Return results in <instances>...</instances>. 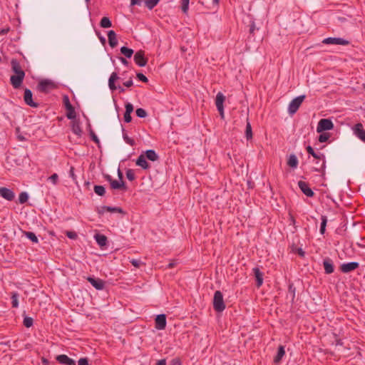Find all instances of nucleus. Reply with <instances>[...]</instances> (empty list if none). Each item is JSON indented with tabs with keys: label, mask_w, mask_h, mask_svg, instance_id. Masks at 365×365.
<instances>
[{
	"label": "nucleus",
	"mask_w": 365,
	"mask_h": 365,
	"mask_svg": "<svg viewBox=\"0 0 365 365\" xmlns=\"http://www.w3.org/2000/svg\"><path fill=\"white\" fill-rule=\"evenodd\" d=\"M135 113H136V115L140 118H145L148 115L146 110L141 108H137L135 110Z\"/></svg>",
	"instance_id": "nucleus-44"
},
{
	"label": "nucleus",
	"mask_w": 365,
	"mask_h": 365,
	"mask_svg": "<svg viewBox=\"0 0 365 365\" xmlns=\"http://www.w3.org/2000/svg\"><path fill=\"white\" fill-rule=\"evenodd\" d=\"M65 235L71 240H76L78 238V235L74 231H66Z\"/></svg>",
	"instance_id": "nucleus-49"
},
{
	"label": "nucleus",
	"mask_w": 365,
	"mask_h": 365,
	"mask_svg": "<svg viewBox=\"0 0 365 365\" xmlns=\"http://www.w3.org/2000/svg\"><path fill=\"white\" fill-rule=\"evenodd\" d=\"M170 365H182L180 358H174L170 361Z\"/></svg>",
	"instance_id": "nucleus-57"
},
{
	"label": "nucleus",
	"mask_w": 365,
	"mask_h": 365,
	"mask_svg": "<svg viewBox=\"0 0 365 365\" xmlns=\"http://www.w3.org/2000/svg\"><path fill=\"white\" fill-rule=\"evenodd\" d=\"M134 61L140 67H143L147 65L148 58L145 57L143 50H139L135 53Z\"/></svg>",
	"instance_id": "nucleus-5"
},
{
	"label": "nucleus",
	"mask_w": 365,
	"mask_h": 365,
	"mask_svg": "<svg viewBox=\"0 0 365 365\" xmlns=\"http://www.w3.org/2000/svg\"><path fill=\"white\" fill-rule=\"evenodd\" d=\"M306 150L307 151V153L309 154V155H314V153L315 152L313 149V148L311 146V145H308L307 148H306Z\"/></svg>",
	"instance_id": "nucleus-64"
},
{
	"label": "nucleus",
	"mask_w": 365,
	"mask_h": 365,
	"mask_svg": "<svg viewBox=\"0 0 365 365\" xmlns=\"http://www.w3.org/2000/svg\"><path fill=\"white\" fill-rule=\"evenodd\" d=\"M63 103L66 109L72 106L71 103H70L69 98L67 96H63Z\"/></svg>",
	"instance_id": "nucleus-54"
},
{
	"label": "nucleus",
	"mask_w": 365,
	"mask_h": 365,
	"mask_svg": "<svg viewBox=\"0 0 365 365\" xmlns=\"http://www.w3.org/2000/svg\"><path fill=\"white\" fill-rule=\"evenodd\" d=\"M120 53L123 55H124L126 58H130L133 56L134 51L132 48H130L126 46H122L120 48Z\"/></svg>",
	"instance_id": "nucleus-33"
},
{
	"label": "nucleus",
	"mask_w": 365,
	"mask_h": 365,
	"mask_svg": "<svg viewBox=\"0 0 365 365\" xmlns=\"http://www.w3.org/2000/svg\"><path fill=\"white\" fill-rule=\"evenodd\" d=\"M24 100L26 105H28L32 108H38V103H37L33 101V93L29 88H26L24 90Z\"/></svg>",
	"instance_id": "nucleus-8"
},
{
	"label": "nucleus",
	"mask_w": 365,
	"mask_h": 365,
	"mask_svg": "<svg viewBox=\"0 0 365 365\" xmlns=\"http://www.w3.org/2000/svg\"><path fill=\"white\" fill-rule=\"evenodd\" d=\"M320 133L321 134L319 135V138H318V140H319V141L320 143H325L330 138V134L329 133H324V132H322V133Z\"/></svg>",
	"instance_id": "nucleus-43"
},
{
	"label": "nucleus",
	"mask_w": 365,
	"mask_h": 365,
	"mask_svg": "<svg viewBox=\"0 0 365 365\" xmlns=\"http://www.w3.org/2000/svg\"><path fill=\"white\" fill-rule=\"evenodd\" d=\"M289 222H290V225H292L293 226H295V223H296V220L294 218V217L292 215L291 212L289 213ZM296 228V227H294Z\"/></svg>",
	"instance_id": "nucleus-60"
},
{
	"label": "nucleus",
	"mask_w": 365,
	"mask_h": 365,
	"mask_svg": "<svg viewBox=\"0 0 365 365\" xmlns=\"http://www.w3.org/2000/svg\"><path fill=\"white\" fill-rule=\"evenodd\" d=\"M292 252H297L301 257L305 255V252L301 247H292Z\"/></svg>",
	"instance_id": "nucleus-51"
},
{
	"label": "nucleus",
	"mask_w": 365,
	"mask_h": 365,
	"mask_svg": "<svg viewBox=\"0 0 365 365\" xmlns=\"http://www.w3.org/2000/svg\"><path fill=\"white\" fill-rule=\"evenodd\" d=\"M252 272L255 277L256 286L257 287H260L263 284V272H261L259 268L257 267L252 269Z\"/></svg>",
	"instance_id": "nucleus-16"
},
{
	"label": "nucleus",
	"mask_w": 365,
	"mask_h": 365,
	"mask_svg": "<svg viewBox=\"0 0 365 365\" xmlns=\"http://www.w3.org/2000/svg\"><path fill=\"white\" fill-rule=\"evenodd\" d=\"M11 299L12 307L17 308L19 306V294L16 292H12Z\"/></svg>",
	"instance_id": "nucleus-37"
},
{
	"label": "nucleus",
	"mask_w": 365,
	"mask_h": 365,
	"mask_svg": "<svg viewBox=\"0 0 365 365\" xmlns=\"http://www.w3.org/2000/svg\"><path fill=\"white\" fill-rule=\"evenodd\" d=\"M125 111L124 113V121L127 123L132 120L131 113L133 112V106L130 103H126L125 105Z\"/></svg>",
	"instance_id": "nucleus-17"
},
{
	"label": "nucleus",
	"mask_w": 365,
	"mask_h": 365,
	"mask_svg": "<svg viewBox=\"0 0 365 365\" xmlns=\"http://www.w3.org/2000/svg\"><path fill=\"white\" fill-rule=\"evenodd\" d=\"M21 233L24 236H26L33 243L38 242V239L34 232L21 230Z\"/></svg>",
	"instance_id": "nucleus-29"
},
{
	"label": "nucleus",
	"mask_w": 365,
	"mask_h": 365,
	"mask_svg": "<svg viewBox=\"0 0 365 365\" xmlns=\"http://www.w3.org/2000/svg\"><path fill=\"white\" fill-rule=\"evenodd\" d=\"M287 165L292 168H295L298 165V159L295 155H291L287 160Z\"/></svg>",
	"instance_id": "nucleus-32"
},
{
	"label": "nucleus",
	"mask_w": 365,
	"mask_h": 365,
	"mask_svg": "<svg viewBox=\"0 0 365 365\" xmlns=\"http://www.w3.org/2000/svg\"><path fill=\"white\" fill-rule=\"evenodd\" d=\"M66 110V117L70 120L76 119V113L75 111L74 107L72 106L70 108H68Z\"/></svg>",
	"instance_id": "nucleus-34"
},
{
	"label": "nucleus",
	"mask_w": 365,
	"mask_h": 365,
	"mask_svg": "<svg viewBox=\"0 0 365 365\" xmlns=\"http://www.w3.org/2000/svg\"><path fill=\"white\" fill-rule=\"evenodd\" d=\"M100 26L102 28H110L112 26V22L108 17L104 16L100 21Z\"/></svg>",
	"instance_id": "nucleus-35"
},
{
	"label": "nucleus",
	"mask_w": 365,
	"mask_h": 365,
	"mask_svg": "<svg viewBox=\"0 0 365 365\" xmlns=\"http://www.w3.org/2000/svg\"><path fill=\"white\" fill-rule=\"evenodd\" d=\"M108 43L111 48H115L118 45L117 35L113 30L108 31Z\"/></svg>",
	"instance_id": "nucleus-22"
},
{
	"label": "nucleus",
	"mask_w": 365,
	"mask_h": 365,
	"mask_svg": "<svg viewBox=\"0 0 365 365\" xmlns=\"http://www.w3.org/2000/svg\"><path fill=\"white\" fill-rule=\"evenodd\" d=\"M322 43L324 44H336L346 46L349 43V41L341 38L328 37L324 38L322 41Z\"/></svg>",
	"instance_id": "nucleus-9"
},
{
	"label": "nucleus",
	"mask_w": 365,
	"mask_h": 365,
	"mask_svg": "<svg viewBox=\"0 0 365 365\" xmlns=\"http://www.w3.org/2000/svg\"><path fill=\"white\" fill-rule=\"evenodd\" d=\"M87 280L97 290H103L105 287V282L100 278L89 276L87 277Z\"/></svg>",
	"instance_id": "nucleus-11"
},
{
	"label": "nucleus",
	"mask_w": 365,
	"mask_h": 365,
	"mask_svg": "<svg viewBox=\"0 0 365 365\" xmlns=\"http://www.w3.org/2000/svg\"><path fill=\"white\" fill-rule=\"evenodd\" d=\"M160 0H145V6L151 10L159 3Z\"/></svg>",
	"instance_id": "nucleus-38"
},
{
	"label": "nucleus",
	"mask_w": 365,
	"mask_h": 365,
	"mask_svg": "<svg viewBox=\"0 0 365 365\" xmlns=\"http://www.w3.org/2000/svg\"><path fill=\"white\" fill-rule=\"evenodd\" d=\"M108 86L111 91H115L116 89L119 90L120 93H124L125 89L121 87L120 86H118V87L115 84V81H109L108 80Z\"/></svg>",
	"instance_id": "nucleus-40"
},
{
	"label": "nucleus",
	"mask_w": 365,
	"mask_h": 365,
	"mask_svg": "<svg viewBox=\"0 0 365 365\" xmlns=\"http://www.w3.org/2000/svg\"><path fill=\"white\" fill-rule=\"evenodd\" d=\"M71 129L73 133L81 137L82 135V129L81 128L79 120H72L71 121Z\"/></svg>",
	"instance_id": "nucleus-26"
},
{
	"label": "nucleus",
	"mask_w": 365,
	"mask_h": 365,
	"mask_svg": "<svg viewBox=\"0 0 365 365\" xmlns=\"http://www.w3.org/2000/svg\"><path fill=\"white\" fill-rule=\"evenodd\" d=\"M298 186L305 195L309 197H314V192L310 188L309 185L307 182L302 180H299L298 182Z\"/></svg>",
	"instance_id": "nucleus-12"
},
{
	"label": "nucleus",
	"mask_w": 365,
	"mask_h": 365,
	"mask_svg": "<svg viewBox=\"0 0 365 365\" xmlns=\"http://www.w3.org/2000/svg\"><path fill=\"white\" fill-rule=\"evenodd\" d=\"M136 77L137 78L143 82V83H148V78L142 73H136Z\"/></svg>",
	"instance_id": "nucleus-50"
},
{
	"label": "nucleus",
	"mask_w": 365,
	"mask_h": 365,
	"mask_svg": "<svg viewBox=\"0 0 365 365\" xmlns=\"http://www.w3.org/2000/svg\"><path fill=\"white\" fill-rule=\"evenodd\" d=\"M37 88L40 92L48 93L50 91L56 88V86L52 81L43 79L38 83Z\"/></svg>",
	"instance_id": "nucleus-3"
},
{
	"label": "nucleus",
	"mask_w": 365,
	"mask_h": 365,
	"mask_svg": "<svg viewBox=\"0 0 365 365\" xmlns=\"http://www.w3.org/2000/svg\"><path fill=\"white\" fill-rule=\"evenodd\" d=\"M78 365H89L88 358H81L78 361Z\"/></svg>",
	"instance_id": "nucleus-55"
},
{
	"label": "nucleus",
	"mask_w": 365,
	"mask_h": 365,
	"mask_svg": "<svg viewBox=\"0 0 365 365\" xmlns=\"http://www.w3.org/2000/svg\"><path fill=\"white\" fill-rule=\"evenodd\" d=\"M23 324L26 328H30L34 324V319L32 317L26 316L24 318Z\"/></svg>",
	"instance_id": "nucleus-41"
},
{
	"label": "nucleus",
	"mask_w": 365,
	"mask_h": 365,
	"mask_svg": "<svg viewBox=\"0 0 365 365\" xmlns=\"http://www.w3.org/2000/svg\"><path fill=\"white\" fill-rule=\"evenodd\" d=\"M288 289H289V292L292 294V301H293L294 297H295V290H296V289L294 287V285L292 284H291L289 285Z\"/></svg>",
	"instance_id": "nucleus-56"
},
{
	"label": "nucleus",
	"mask_w": 365,
	"mask_h": 365,
	"mask_svg": "<svg viewBox=\"0 0 365 365\" xmlns=\"http://www.w3.org/2000/svg\"><path fill=\"white\" fill-rule=\"evenodd\" d=\"M145 157L150 161H156L159 159V156L154 150L150 149L145 152Z\"/></svg>",
	"instance_id": "nucleus-28"
},
{
	"label": "nucleus",
	"mask_w": 365,
	"mask_h": 365,
	"mask_svg": "<svg viewBox=\"0 0 365 365\" xmlns=\"http://www.w3.org/2000/svg\"><path fill=\"white\" fill-rule=\"evenodd\" d=\"M284 355H285L284 346L282 345H279L277 349V354L274 357V360H273L274 363L276 364H279Z\"/></svg>",
	"instance_id": "nucleus-25"
},
{
	"label": "nucleus",
	"mask_w": 365,
	"mask_h": 365,
	"mask_svg": "<svg viewBox=\"0 0 365 365\" xmlns=\"http://www.w3.org/2000/svg\"><path fill=\"white\" fill-rule=\"evenodd\" d=\"M190 0H181V9L184 14H186L189 8Z\"/></svg>",
	"instance_id": "nucleus-45"
},
{
	"label": "nucleus",
	"mask_w": 365,
	"mask_h": 365,
	"mask_svg": "<svg viewBox=\"0 0 365 365\" xmlns=\"http://www.w3.org/2000/svg\"><path fill=\"white\" fill-rule=\"evenodd\" d=\"M95 239L98 245L101 247H103L107 245L108 242V238L106 235L102 234H96L95 235Z\"/></svg>",
	"instance_id": "nucleus-27"
},
{
	"label": "nucleus",
	"mask_w": 365,
	"mask_h": 365,
	"mask_svg": "<svg viewBox=\"0 0 365 365\" xmlns=\"http://www.w3.org/2000/svg\"><path fill=\"white\" fill-rule=\"evenodd\" d=\"M56 361L60 363V364H66V365H76V361L71 359V358H69L67 355L66 354H60V355H58L56 358Z\"/></svg>",
	"instance_id": "nucleus-19"
},
{
	"label": "nucleus",
	"mask_w": 365,
	"mask_h": 365,
	"mask_svg": "<svg viewBox=\"0 0 365 365\" xmlns=\"http://www.w3.org/2000/svg\"><path fill=\"white\" fill-rule=\"evenodd\" d=\"M0 195L9 201L13 200L15 197L14 192L11 189L4 187H0Z\"/></svg>",
	"instance_id": "nucleus-15"
},
{
	"label": "nucleus",
	"mask_w": 365,
	"mask_h": 365,
	"mask_svg": "<svg viewBox=\"0 0 365 365\" xmlns=\"http://www.w3.org/2000/svg\"><path fill=\"white\" fill-rule=\"evenodd\" d=\"M69 175H70V177L73 180H76V175L74 174V167L71 166V168H70V170H69Z\"/></svg>",
	"instance_id": "nucleus-59"
},
{
	"label": "nucleus",
	"mask_w": 365,
	"mask_h": 365,
	"mask_svg": "<svg viewBox=\"0 0 365 365\" xmlns=\"http://www.w3.org/2000/svg\"><path fill=\"white\" fill-rule=\"evenodd\" d=\"M245 137L247 140L252 139V130L251 124L249 121L248 118H247V124H246V129H245Z\"/></svg>",
	"instance_id": "nucleus-31"
},
{
	"label": "nucleus",
	"mask_w": 365,
	"mask_h": 365,
	"mask_svg": "<svg viewBox=\"0 0 365 365\" xmlns=\"http://www.w3.org/2000/svg\"><path fill=\"white\" fill-rule=\"evenodd\" d=\"M12 71L15 75L25 76V72L22 70L19 61L16 59H12L11 61Z\"/></svg>",
	"instance_id": "nucleus-21"
},
{
	"label": "nucleus",
	"mask_w": 365,
	"mask_h": 365,
	"mask_svg": "<svg viewBox=\"0 0 365 365\" xmlns=\"http://www.w3.org/2000/svg\"><path fill=\"white\" fill-rule=\"evenodd\" d=\"M142 0H131L130 1V6H134L135 5L140 6L141 4Z\"/></svg>",
	"instance_id": "nucleus-62"
},
{
	"label": "nucleus",
	"mask_w": 365,
	"mask_h": 365,
	"mask_svg": "<svg viewBox=\"0 0 365 365\" xmlns=\"http://www.w3.org/2000/svg\"><path fill=\"white\" fill-rule=\"evenodd\" d=\"M110 185L113 190H127V186L123 180L118 181L113 179Z\"/></svg>",
	"instance_id": "nucleus-24"
},
{
	"label": "nucleus",
	"mask_w": 365,
	"mask_h": 365,
	"mask_svg": "<svg viewBox=\"0 0 365 365\" xmlns=\"http://www.w3.org/2000/svg\"><path fill=\"white\" fill-rule=\"evenodd\" d=\"M96 212L101 216L104 214L105 212H118L120 214H125L123 210L120 207H110V206H101L96 207Z\"/></svg>",
	"instance_id": "nucleus-7"
},
{
	"label": "nucleus",
	"mask_w": 365,
	"mask_h": 365,
	"mask_svg": "<svg viewBox=\"0 0 365 365\" xmlns=\"http://www.w3.org/2000/svg\"><path fill=\"white\" fill-rule=\"evenodd\" d=\"M133 85V82L132 78H130L128 81L123 83V86H125L127 88L131 87Z\"/></svg>",
	"instance_id": "nucleus-61"
},
{
	"label": "nucleus",
	"mask_w": 365,
	"mask_h": 365,
	"mask_svg": "<svg viewBox=\"0 0 365 365\" xmlns=\"http://www.w3.org/2000/svg\"><path fill=\"white\" fill-rule=\"evenodd\" d=\"M135 164L138 166L141 167L143 170H148L150 167L149 163L146 161V158L143 154L138 156L135 161Z\"/></svg>",
	"instance_id": "nucleus-23"
},
{
	"label": "nucleus",
	"mask_w": 365,
	"mask_h": 365,
	"mask_svg": "<svg viewBox=\"0 0 365 365\" xmlns=\"http://www.w3.org/2000/svg\"><path fill=\"white\" fill-rule=\"evenodd\" d=\"M321 220H322V222H321V227H320V233L322 235H324L325 232V230H326V226H327V216L322 215Z\"/></svg>",
	"instance_id": "nucleus-39"
},
{
	"label": "nucleus",
	"mask_w": 365,
	"mask_h": 365,
	"mask_svg": "<svg viewBox=\"0 0 365 365\" xmlns=\"http://www.w3.org/2000/svg\"><path fill=\"white\" fill-rule=\"evenodd\" d=\"M94 192L99 196H103L106 194V189L103 185H94Z\"/></svg>",
	"instance_id": "nucleus-36"
},
{
	"label": "nucleus",
	"mask_w": 365,
	"mask_h": 365,
	"mask_svg": "<svg viewBox=\"0 0 365 365\" xmlns=\"http://www.w3.org/2000/svg\"><path fill=\"white\" fill-rule=\"evenodd\" d=\"M29 200V195L26 192H21L19 196V202L20 204L26 203Z\"/></svg>",
	"instance_id": "nucleus-42"
},
{
	"label": "nucleus",
	"mask_w": 365,
	"mask_h": 365,
	"mask_svg": "<svg viewBox=\"0 0 365 365\" xmlns=\"http://www.w3.org/2000/svg\"><path fill=\"white\" fill-rule=\"evenodd\" d=\"M314 158L316 159H321L322 158L323 159V163L322 165V170L324 172V169H325V160H324V156L323 154H322L321 155H318L317 153H316L315 152L314 153V155H312Z\"/></svg>",
	"instance_id": "nucleus-48"
},
{
	"label": "nucleus",
	"mask_w": 365,
	"mask_h": 365,
	"mask_svg": "<svg viewBox=\"0 0 365 365\" xmlns=\"http://www.w3.org/2000/svg\"><path fill=\"white\" fill-rule=\"evenodd\" d=\"M120 126L121 130H122V132H123V138L124 140H125L128 144H129V145H131V146L135 145V140H134V139H133V138H130V137H128V134H127V133H126V131H125V128H123V125H122V124H120Z\"/></svg>",
	"instance_id": "nucleus-30"
},
{
	"label": "nucleus",
	"mask_w": 365,
	"mask_h": 365,
	"mask_svg": "<svg viewBox=\"0 0 365 365\" xmlns=\"http://www.w3.org/2000/svg\"><path fill=\"white\" fill-rule=\"evenodd\" d=\"M89 135H90L91 139L93 142H95L98 145V146H100V140H99L98 136L96 135V133H94V131L92 129H90Z\"/></svg>",
	"instance_id": "nucleus-46"
},
{
	"label": "nucleus",
	"mask_w": 365,
	"mask_h": 365,
	"mask_svg": "<svg viewBox=\"0 0 365 365\" xmlns=\"http://www.w3.org/2000/svg\"><path fill=\"white\" fill-rule=\"evenodd\" d=\"M212 305L214 310L217 312H222L225 309L223 294L220 290H217L214 293Z\"/></svg>",
	"instance_id": "nucleus-1"
},
{
	"label": "nucleus",
	"mask_w": 365,
	"mask_h": 365,
	"mask_svg": "<svg viewBox=\"0 0 365 365\" xmlns=\"http://www.w3.org/2000/svg\"><path fill=\"white\" fill-rule=\"evenodd\" d=\"M323 267L324 269V272L327 274H330L334 272L333 260L328 257L323 259Z\"/></svg>",
	"instance_id": "nucleus-14"
},
{
	"label": "nucleus",
	"mask_w": 365,
	"mask_h": 365,
	"mask_svg": "<svg viewBox=\"0 0 365 365\" xmlns=\"http://www.w3.org/2000/svg\"><path fill=\"white\" fill-rule=\"evenodd\" d=\"M126 178L130 181H133L135 179V173L132 169H128L126 170Z\"/></svg>",
	"instance_id": "nucleus-47"
},
{
	"label": "nucleus",
	"mask_w": 365,
	"mask_h": 365,
	"mask_svg": "<svg viewBox=\"0 0 365 365\" xmlns=\"http://www.w3.org/2000/svg\"><path fill=\"white\" fill-rule=\"evenodd\" d=\"M255 30V21H252L250 24V34H254V31Z\"/></svg>",
	"instance_id": "nucleus-63"
},
{
	"label": "nucleus",
	"mask_w": 365,
	"mask_h": 365,
	"mask_svg": "<svg viewBox=\"0 0 365 365\" xmlns=\"http://www.w3.org/2000/svg\"><path fill=\"white\" fill-rule=\"evenodd\" d=\"M334 128V123L329 118H322L319 120L317 127V132L322 133L327 130H330Z\"/></svg>",
	"instance_id": "nucleus-4"
},
{
	"label": "nucleus",
	"mask_w": 365,
	"mask_h": 365,
	"mask_svg": "<svg viewBox=\"0 0 365 365\" xmlns=\"http://www.w3.org/2000/svg\"><path fill=\"white\" fill-rule=\"evenodd\" d=\"M48 180H51L53 185H56L58 182V175L56 173H53L48 178Z\"/></svg>",
	"instance_id": "nucleus-53"
},
{
	"label": "nucleus",
	"mask_w": 365,
	"mask_h": 365,
	"mask_svg": "<svg viewBox=\"0 0 365 365\" xmlns=\"http://www.w3.org/2000/svg\"><path fill=\"white\" fill-rule=\"evenodd\" d=\"M225 101V96L221 92L217 93L215 98V104L217 109L220 115L221 118H224V106L223 103Z\"/></svg>",
	"instance_id": "nucleus-6"
},
{
	"label": "nucleus",
	"mask_w": 365,
	"mask_h": 365,
	"mask_svg": "<svg viewBox=\"0 0 365 365\" xmlns=\"http://www.w3.org/2000/svg\"><path fill=\"white\" fill-rule=\"evenodd\" d=\"M359 264L356 262H351L348 263H344L340 266V269L343 273L351 272L357 268H359Z\"/></svg>",
	"instance_id": "nucleus-13"
},
{
	"label": "nucleus",
	"mask_w": 365,
	"mask_h": 365,
	"mask_svg": "<svg viewBox=\"0 0 365 365\" xmlns=\"http://www.w3.org/2000/svg\"><path fill=\"white\" fill-rule=\"evenodd\" d=\"M130 262L133 266L136 268H139L141 264H144L140 259H132Z\"/></svg>",
	"instance_id": "nucleus-52"
},
{
	"label": "nucleus",
	"mask_w": 365,
	"mask_h": 365,
	"mask_svg": "<svg viewBox=\"0 0 365 365\" xmlns=\"http://www.w3.org/2000/svg\"><path fill=\"white\" fill-rule=\"evenodd\" d=\"M119 79L118 74L115 72H113L109 78V81H115Z\"/></svg>",
	"instance_id": "nucleus-58"
},
{
	"label": "nucleus",
	"mask_w": 365,
	"mask_h": 365,
	"mask_svg": "<svg viewBox=\"0 0 365 365\" xmlns=\"http://www.w3.org/2000/svg\"><path fill=\"white\" fill-rule=\"evenodd\" d=\"M305 98V95H301L292 99L289 104V113L290 115L294 114L298 110V109L299 108L300 106L302 105V102L304 101Z\"/></svg>",
	"instance_id": "nucleus-2"
},
{
	"label": "nucleus",
	"mask_w": 365,
	"mask_h": 365,
	"mask_svg": "<svg viewBox=\"0 0 365 365\" xmlns=\"http://www.w3.org/2000/svg\"><path fill=\"white\" fill-rule=\"evenodd\" d=\"M166 315L164 314H158L155 319V327L158 330H163L166 327Z\"/></svg>",
	"instance_id": "nucleus-10"
},
{
	"label": "nucleus",
	"mask_w": 365,
	"mask_h": 365,
	"mask_svg": "<svg viewBox=\"0 0 365 365\" xmlns=\"http://www.w3.org/2000/svg\"><path fill=\"white\" fill-rule=\"evenodd\" d=\"M25 76L12 75L10 78V82L14 88H19L24 81Z\"/></svg>",
	"instance_id": "nucleus-18"
},
{
	"label": "nucleus",
	"mask_w": 365,
	"mask_h": 365,
	"mask_svg": "<svg viewBox=\"0 0 365 365\" xmlns=\"http://www.w3.org/2000/svg\"><path fill=\"white\" fill-rule=\"evenodd\" d=\"M354 134L364 143H365V130L361 123H359L355 125Z\"/></svg>",
	"instance_id": "nucleus-20"
}]
</instances>
